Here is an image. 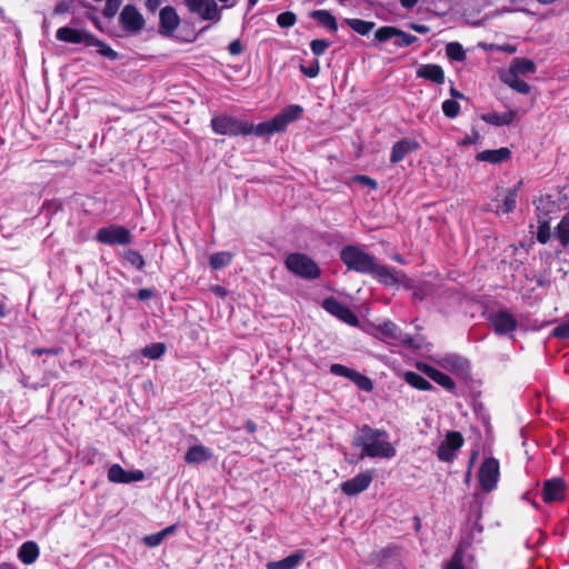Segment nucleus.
I'll use <instances>...</instances> for the list:
<instances>
[{
  "label": "nucleus",
  "mask_w": 569,
  "mask_h": 569,
  "mask_svg": "<svg viewBox=\"0 0 569 569\" xmlns=\"http://www.w3.org/2000/svg\"><path fill=\"white\" fill-rule=\"evenodd\" d=\"M355 447L361 448L360 458L392 459L397 455L396 448L389 440V433L383 429L363 425L358 437L353 440Z\"/></svg>",
  "instance_id": "obj_1"
},
{
  "label": "nucleus",
  "mask_w": 569,
  "mask_h": 569,
  "mask_svg": "<svg viewBox=\"0 0 569 569\" xmlns=\"http://www.w3.org/2000/svg\"><path fill=\"white\" fill-rule=\"evenodd\" d=\"M303 108L300 104H289L271 120L257 124V137L272 136L283 132L290 123L301 118Z\"/></svg>",
  "instance_id": "obj_2"
},
{
  "label": "nucleus",
  "mask_w": 569,
  "mask_h": 569,
  "mask_svg": "<svg viewBox=\"0 0 569 569\" xmlns=\"http://www.w3.org/2000/svg\"><path fill=\"white\" fill-rule=\"evenodd\" d=\"M212 131L221 136H257V126L228 114L214 116L211 119Z\"/></svg>",
  "instance_id": "obj_3"
},
{
  "label": "nucleus",
  "mask_w": 569,
  "mask_h": 569,
  "mask_svg": "<svg viewBox=\"0 0 569 569\" xmlns=\"http://www.w3.org/2000/svg\"><path fill=\"white\" fill-rule=\"evenodd\" d=\"M340 259L349 270L362 274L372 272V267L376 262L373 256L355 244L345 246L340 251Z\"/></svg>",
  "instance_id": "obj_4"
},
{
  "label": "nucleus",
  "mask_w": 569,
  "mask_h": 569,
  "mask_svg": "<svg viewBox=\"0 0 569 569\" xmlns=\"http://www.w3.org/2000/svg\"><path fill=\"white\" fill-rule=\"evenodd\" d=\"M284 266L293 274L307 280H315L321 274L318 263L306 253H289L284 259Z\"/></svg>",
  "instance_id": "obj_5"
},
{
  "label": "nucleus",
  "mask_w": 569,
  "mask_h": 569,
  "mask_svg": "<svg viewBox=\"0 0 569 569\" xmlns=\"http://www.w3.org/2000/svg\"><path fill=\"white\" fill-rule=\"evenodd\" d=\"M375 336L385 340L393 346L412 347L413 338L400 330V328L392 321L386 320L380 325L373 327Z\"/></svg>",
  "instance_id": "obj_6"
},
{
  "label": "nucleus",
  "mask_w": 569,
  "mask_h": 569,
  "mask_svg": "<svg viewBox=\"0 0 569 569\" xmlns=\"http://www.w3.org/2000/svg\"><path fill=\"white\" fill-rule=\"evenodd\" d=\"M96 240L107 246H126L132 242V234L123 226L110 224L97 231Z\"/></svg>",
  "instance_id": "obj_7"
},
{
  "label": "nucleus",
  "mask_w": 569,
  "mask_h": 569,
  "mask_svg": "<svg viewBox=\"0 0 569 569\" xmlns=\"http://www.w3.org/2000/svg\"><path fill=\"white\" fill-rule=\"evenodd\" d=\"M478 477L481 489L486 492L492 491L497 487L500 477L499 461L493 457L485 459L480 466Z\"/></svg>",
  "instance_id": "obj_8"
},
{
  "label": "nucleus",
  "mask_w": 569,
  "mask_h": 569,
  "mask_svg": "<svg viewBox=\"0 0 569 569\" xmlns=\"http://www.w3.org/2000/svg\"><path fill=\"white\" fill-rule=\"evenodd\" d=\"M183 2L190 13L199 16L202 20L218 22L221 19L214 0H183Z\"/></svg>",
  "instance_id": "obj_9"
},
{
  "label": "nucleus",
  "mask_w": 569,
  "mask_h": 569,
  "mask_svg": "<svg viewBox=\"0 0 569 569\" xmlns=\"http://www.w3.org/2000/svg\"><path fill=\"white\" fill-rule=\"evenodd\" d=\"M463 437L458 431H449L438 446L437 457L440 461L450 462L456 458V452L463 446Z\"/></svg>",
  "instance_id": "obj_10"
},
{
  "label": "nucleus",
  "mask_w": 569,
  "mask_h": 569,
  "mask_svg": "<svg viewBox=\"0 0 569 569\" xmlns=\"http://www.w3.org/2000/svg\"><path fill=\"white\" fill-rule=\"evenodd\" d=\"M322 308L349 326L356 327L359 323L357 315L348 306L340 302L335 297L326 298L322 301Z\"/></svg>",
  "instance_id": "obj_11"
},
{
  "label": "nucleus",
  "mask_w": 569,
  "mask_h": 569,
  "mask_svg": "<svg viewBox=\"0 0 569 569\" xmlns=\"http://www.w3.org/2000/svg\"><path fill=\"white\" fill-rule=\"evenodd\" d=\"M487 319L491 323L495 332L499 336L512 333L517 329V320L508 310L490 312Z\"/></svg>",
  "instance_id": "obj_12"
},
{
  "label": "nucleus",
  "mask_w": 569,
  "mask_h": 569,
  "mask_svg": "<svg viewBox=\"0 0 569 569\" xmlns=\"http://www.w3.org/2000/svg\"><path fill=\"white\" fill-rule=\"evenodd\" d=\"M120 23L127 32L136 34L144 28L146 21L134 6L127 4L120 13Z\"/></svg>",
  "instance_id": "obj_13"
},
{
  "label": "nucleus",
  "mask_w": 569,
  "mask_h": 569,
  "mask_svg": "<svg viewBox=\"0 0 569 569\" xmlns=\"http://www.w3.org/2000/svg\"><path fill=\"white\" fill-rule=\"evenodd\" d=\"M436 362L445 370L459 377H466L470 370L468 359L457 353H448L439 357Z\"/></svg>",
  "instance_id": "obj_14"
},
{
  "label": "nucleus",
  "mask_w": 569,
  "mask_h": 569,
  "mask_svg": "<svg viewBox=\"0 0 569 569\" xmlns=\"http://www.w3.org/2000/svg\"><path fill=\"white\" fill-rule=\"evenodd\" d=\"M373 480V470H366L358 473L340 485L341 491L347 496H357L369 488Z\"/></svg>",
  "instance_id": "obj_15"
},
{
  "label": "nucleus",
  "mask_w": 569,
  "mask_h": 569,
  "mask_svg": "<svg viewBox=\"0 0 569 569\" xmlns=\"http://www.w3.org/2000/svg\"><path fill=\"white\" fill-rule=\"evenodd\" d=\"M143 479L144 473L141 470H124L118 463L111 465L108 469V480L113 483H131Z\"/></svg>",
  "instance_id": "obj_16"
},
{
  "label": "nucleus",
  "mask_w": 569,
  "mask_h": 569,
  "mask_svg": "<svg viewBox=\"0 0 569 569\" xmlns=\"http://www.w3.org/2000/svg\"><path fill=\"white\" fill-rule=\"evenodd\" d=\"M542 499L546 503L562 501L566 496V483L561 478H552L543 482Z\"/></svg>",
  "instance_id": "obj_17"
},
{
  "label": "nucleus",
  "mask_w": 569,
  "mask_h": 569,
  "mask_svg": "<svg viewBox=\"0 0 569 569\" xmlns=\"http://www.w3.org/2000/svg\"><path fill=\"white\" fill-rule=\"evenodd\" d=\"M180 24V17L176 9L171 6H166L159 12V32L162 36L170 37L178 29Z\"/></svg>",
  "instance_id": "obj_18"
},
{
  "label": "nucleus",
  "mask_w": 569,
  "mask_h": 569,
  "mask_svg": "<svg viewBox=\"0 0 569 569\" xmlns=\"http://www.w3.org/2000/svg\"><path fill=\"white\" fill-rule=\"evenodd\" d=\"M417 369L448 391L456 389L455 381L446 373L426 362H417Z\"/></svg>",
  "instance_id": "obj_19"
},
{
  "label": "nucleus",
  "mask_w": 569,
  "mask_h": 569,
  "mask_svg": "<svg viewBox=\"0 0 569 569\" xmlns=\"http://www.w3.org/2000/svg\"><path fill=\"white\" fill-rule=\"evenodd\" d=\"M420 144L415 139L403 138L393 143L390 153V162L398 163L409 153L417 151Z\"/></svg>",
  "instance_id": "obj_20"
},
{
  "label": "nucleus",
  "mask_w": 569,
  "mask_h": 569,
  "mask_svg": "<svg viewBox=\"0 0 569 569\" xmlns=\"http://www.w3.org/2000/svg\"><path fill=\"white\" fill-rule=\"evenodd\" d=\"M91 33L86 30L73 29L69 27H61L56 32V38L59 41L84 46L88 44Z\"/></svg>",
  "instance_id": "obj_21"
},
{
  "label": "nucleus",
  "mask_w": 569,
  "mask_h": 569,
  "mask_svg": "<svg viewBox=\"0 0 569 569\" xmlns=\"http://www.w3.org/2000/svg\"><path fill=\"white\" fill-rule=\"evenodd\" d=\"M417 77L437 84L445 82V72L439 64L427 63L419 66Z\"/></svg>",
  "instance_id": "obj_22"
},
{
  "label": "nucleus",
  "mask_w": 569,
  "mask_h": 569,
  "mask_svg": "<svg viewBox=\"0 0 569 569\" xmlns=\"http://www.w3.org/2000/svg\"><path fill=\"white\" fill-rule=\"evenodd\" d=\"M517 117L516 110H509L503 113H499L496 111L482 113L480 116V119L485 121L488 124L495 126V127H505L510 126L515 121Z\"/></svg>",
  "instance_id": "obj_23"
},
{
  "label": "nucleus",
  "mask_w": 569,
  "mask_h": 569,
  "mask_svg": "<svg viewBox=\"0 0 569 569\" xmlns=\"http://www.w3.org/2000/svg\"><path fill=\"white\" fill-rule=\"evenodd\" d=\"M212 452L202 445H194L188 448L184 455V461L188 465H197L212 459Z\"/></svg>",
  "instance_id": "obj_24"
},
{
  "label": "nucleus",
  "mask_w": 569,
  "mask_h": 569,
  "mask_svg": "<svg viewBox=\"0 0 569 569\" xmlns=\"http://www.w3.org/2000/svg\"><path fill=\"white\" fill-rule=\"evenodd\" d=\"M511 157V151L508 148H499L495 150H483L476 156V159L481 162L501 163Z\"/></svg>",
  "instance_id": "obj_25"
},
{
  "label": "nucleus",
  "mask_w": 569,
  "mask_h": 569,
  "mask_svg": "<svg viewBox=\"0 0 569 569\" xmlns=\"http://www.w3.org/2000/svg\"><path fill=\"white\" fill-rule=\"evenodd\" d=\"M369 274L385 286H395L398 283V279L395 276L393 270L388 266L379 264L377 261L372 267V272Z\"/></svg>",
  "instance_id": "obj_26"
},
{
  "label": "nucleus",
  "mask_w": 569,
  "mask_h": 569,
  "mask_svg": "<svg viewBox=\"0 0 569 569\" xmlns=\"http://www.w3.org/2000/svg\"><path fill=\"white\" fill-rule=\"evenodd\" d=\"M303 558L305 552L302 550H299L281 560L269 561L267 563V569H296L301 563Z\"/></svg>",
  "instance_id": "obj_27"
},
{
  "label": "nucleus",
  "mask_w": 569,
  "mask_h": 569,
  "mask_svg": "<svg viewBox=\"0 0 569 569\" xmlns=\"http://www.w3.org/2000/svg\"><path fill=\"white\" fill-rule=\"evenodd\" d=\"M39 553V547L34 541H26L18 550V558L24 565H32L37 561Z\"/></svg>",
  "instance_id": "obj_28"
},
{
  "label": "nucleus",
  "mask_w": 569,
  "mask_h": 569,
  "mask_svg": "<svg viewBox=\"0 0 569 569\" xmlns=\"http://www.w3.org/2000/svg\"><path fill=\"white\" fill-rule=\"evenodd\" d=\"M310 17L321 23L325 28L331 32L338 31V23L336 18L327 10H315L310 13Z\"/></svg>",
  "instance_id": "obj_29"
},
{
  "label": "nucleus",
  "mask_w": 569,
  "mask_h": 569,
  "mask_svg": "<svg viewBox=\"0 0 569 569\" xmlns=\"http://www.w3.org/2000/svg\"><path fill=\"white\" fill-rule=\"evenodd\" d=\"M403 379L408 385L418 390H433V386L418 372L407 371L403 375Z\"/></svg>",
  "instance_id": "obj_30"
},
{
  "label": "nucleus",
  "mask_w": 569,
  "mask_h": 569,
  "mask_svg": "<svg viewBox=\"0 0 569 569\" xmlns=\"http://www.w3.org/2000/svg\"><path fill=\"white\" fill-rule=\"evenodd\" d=\"M87 47H96L99 54H101L102 57H106L110 60L118 59V53L110 46H108L103 41L99 40L92 33L89 38V42H88Z\"/></svg>",
  "instance_id": "obj_31"
},
{
  "label": "nucleus",
  "mask_w": 569,
  "mask_h": 569,
  "mask_svg": "<svg viewBox=\"0 0 569 569\" xmlns=\"http://www.w3.org/2000/svg\"><path fill=\"white\" fill-rule=\"evenodd\" d=\"M536 70V64L529 59H516L509 69L510 73L513 74H527L532 73Z\"/></svg>",
  "instance_id": "obj_32"
},
{
  "label": "nucleus",
  "mask_w": 569,
  "mask_h": 569,
  "mask_svg": "<svg viewBox=\"0 0 569 569\" xmlns=\"http://www.w3.org/2000/svg\"><path fill=\"white\" fill-rule=\"evenodd\" d=\"M537 210L548 217L558 210V204L551 199V196H541L535 201Z\"/></svg>",
  "instance_id": "obj_33"
},
{
  "label": "nucleus",
  "mask_w": 569,
  "mask_h": 569,
  "mask_svg": "<svg viewBox=\"0 0 569 569\" xmlns=\"http://www.w3.org/2000/svg\"><path fill=\"white\" fill-rule=\"evenodd\" d=\"M346 23L357 33L361 36H367L373 28L375 22L372 21H366L362 19H346Z\"/></svg>",
  "instance_id": "obj_34"
},
{
  "label": "nucleus",
  "mask_w": 569,
  "mask_h": 569,
  "mask_svg": "<svg viewBox=\"0 0 569 569\" xmlns=\"http://www.w3.org/2000/svg\"><path fill=\"white\" fill-rule=\"evenodd\" d=\"M232 261V253L228 251L214 252L210 256V266L214 270H220L229 266Z\"/></svg>",
  "instance_id": "obj_35"
},
{
  "label": "nucleus",
  "mask_w": 569,
  "mask_h": 569,
  "mask_svg": "<svg viewBox=\"0 0 569 569\" xmlns=\"http://www.w3.org/2000/svg\"><path fill=\"white\" fill-rule=\"evenodd\" d=\"M505 83L519 93L528 94L530 92V86L517 74L509 72L505 78Z\"/></svg>",
  "instance_id": "obj_36"
},
{
  "label": "nucleus",
  "mask_w": 569,
  "mask_h": 569,
  "mask_svg": "<svg viewBox=\"0 0 569 569\" xmlns=\"http://www.w3.org/2000/svg\"><path fill=\"white\" fill-rule=\"evenodd\" d=\"M556 237L563 248L569 244V212L565 214L558 223L556 228Z\"/></svg>",
  "instance_id": "obj_37"
},
{
  "label": "nucleus",
  "mask_w": 569,
  "mask_h": 569,
  "mask_svg": "<svg viewBox=\"0 0 569 569\" xmlns=\"http://www.w3.org/2000/svg\"><path fill=\"white\" fill-rule=\"evenodd\" d=\"M166 350H167V348H166L164 343L156 342V343L146 346L141 350V355L148 359L157 360V359H160L164 355Z\"/></svg>",
  "instance_id": "obj_38"
},
{
  "label": "nucleus",
  "mask_w": 569,
  "mask_h": 569,
  "mask_svg": "<svg viewBox=\"0 0 569 569\" xmlns=\"http://www.w3.org/2000/svg\"><path fill=\"white\" fill-rule=\"evenodd\" d=\"M446 54L453 61L461 62L466 59V51L459 42H449L446 46Z\"/></svg>",
  "instance_id": "obj_39"
},
{
  "label": "nucleus",
  "mask_w": 569,
  "mask_h": 569,
  "mask_svg": "<svg viewBox=\"0 0 569 569\" xmlns=\"http://www.w3.org/2000/svg\"><path fill=\"white\" fill-rule=\"evenodd\" d=\"M349 380H351L362 391L370 392L373 389L371 379L358 371H353Z\"/></svg>",
  "instance_id": "obj_40"
},
{
  "label": "nucleus",
  "mask_w": 569,
  "mask_h": 569,
  "mask_svg": "<svg viewBox=\"0 0 569 569\" xmlns=\"http://www.w3.org/2000/svg\"><path fill=\"white\" fill-rule=\"evenodd\" d=\"M124 259L129 264H131L132 267H134L138 270H142L144 268V264H146L144 259L141 256V253L138 252L137 250H133V249L127 250L124 252Z\"/></svg>",
  "instance_id": "obj_41"
},
{
  "label": "nucleus",
  "mask_w": 569,
  "mask_h": 569,
  "mask_svg": "<svg viewBox=\"0 0 569 569\" xmlns=\"http://www.w3.org/2000/svg\"><path fill=\"white\" fill-rule=\"evenodd\" d=\"M397 33H399L398 28L391 27V26H385V27H380L375 32V39L379 42H387V41L391 40L392 38H396Z\"/></svg>",
  "instance_id": "obj_42"
},
{
  "label": "nucleus",
  "mask_w": 569,
  "mask_h": 569,
  "mask_svg": "<svg viewBox=\"0 0 569 569\" xmlns=\"http://www.w3.org/2000/svg\"><path fill=\"white\" fill-rule=\"evenodd\" d=\"M517 188L509 189L503 198L501 211L503 213L512 212L517 204Z\"/></svg>",
  "instance_id": "obj_43"
},
{
  "label": "nucleus",
  "mask_w": 569,
  "mask_h": 569,
  "mask_svg": "<svg viewBox=\"0 0 569 569\" xmlns=\"http://www.w3.org/2000/svg\"><path fill=\"white\" fill-rule=\"evenodd\" d=\"M443 114L449 119H455L460 112V104L453 99H447L441 106Z\"/></svg>",
  "instance_id": "obj_44"
},
{
  "label": "nucleus",
  "mask_w": 569,
  "mask_h": 569,
  "mask_svg": "<svg viewBox=\"0 0 569 569\" xmlns=\"http://www.w3.org/2000/svg\"><path fill=\"white\" fill-rule=\"evenodd\" d=\"M539 226L537 230V240L545 244L550 239V224L548 219H539Z\"/></svg>",
  "instance_id": "obj_45"
},
{
  "label": "nucleus",
  "mask_w": 569,
  "mask_h": 569,
  "mask_svg": "<svg viewBox=\"0 0 569 569\" xmlns=\"http://www.w3.org/2000/svg\"><path fill=\"white\" fill-rule=\"evenodd\" d=\"M398 32L399 33L396 34L397 39L393 42V44L398 48L409 47L418 40L416 36L407 33L400 29H398Z\"/></svg>",
  "instance_id": "obj_46"
},
{
  "label": "nucleus",
  "mask_w": 569,
  "mask_h": 569,
  "mask_svg": "<svg viewBox=\"0 0 569 569\" xmlns=\"http://www.w3.org/2000/svg\"><path fill=\"white\" fill-rule=\"evenodd\" d=\"M463 549L462 547H459L452 558L446 563V567L445 569H466V567L463 566Z\"/></svg>",
  "instance_id": "obj_47"
},
{
  "label": "nucleus",
  "mask_w": 569,
  "mask_h": 569,
  "mask_svg": "<svg viewBox=\"0 0 569 569\" xmlns=\"http://www.w3.org/2000/svg\"><path fill=\"white\" fill-rule=\"evenodd\" d=\"M296 21H297V17L291 11L282 12V13L278 14V17H277V23L281 28H290L296 23Z\"/></svg>",
  "instance_id": "obj_48"
},
{
  "label": "nucleus",
  "mask_w": 569,
  "mask_h": 569,
  "mask_svg": "<svg viewBox=\"0 0 569 569\" xmlns=\"http://www.w3.org/2000/svg\"><path fill=\"white\" fill-rule=\"evenodd\" d=\"M329 47L330 42L325 39H315L310 42V49L317 57L322 56Z\"/></svg>",
  "instance_id": "obj_49"
},
{
  "label": "nucleus",
  "mask_w": 569,
  "mask_h": 569,
  "mask_svg": "<svg viewBox=\"0 0 569 569\" xmlns=\"http://www.w3.org/2000/svg\"><path fill=\"white\" fill-rule=\"evenodd\" d=\"M355 370L343 366V365H340V363H333L330 366V372L333 375V376H338V377H343V378H347V379H350V377L352 376Z\"/></svg>",
  "instance_id": "obj_50"
},
{
  "label": "nucleus",
  "mask_w": 569,
  "mask_h": 569,
  "mask_svg": "<svg viewBox=\"0 0 569 569\" xmlns=\"http://www.w3.org/2000/svg\"><path fill=\"white\" fill-rule=\"evenodd\" d=\"M142 540L146 546L153 548V547H158L159 545H161L162 541L164 540V537H163V533H161L159 531L156 533L144 536Z\"/></svg>",
  "instance_id": "obj_51"
},
{
  "label": "nucleus",
  "mask_w": 569,
  "mask_h": 569,
  "mask_svg": "<svg viewBox=\"0 0 569 569\" xmlns=\"http://www.w3.org/2000/svg\"><path fill=\"white\" fill-rule=\"evenodd\" d=\"M552 335L560 339H569V322L557 326L552 330Z\"/></svg>",
  "instance_id": "obj_52"
},
{
  "label": "nucleus",
  "mask_w": 569,
  "mask_h": 569,
  "mask_svg": "<svg viewBox=\"0 0 569 569\" xmlns=\"http://www.w3.org/2000/svg\"><path fill=\"white\" fill-rule=\"evenodd\" d=\"M301 72L309 77V78H315L319 74V71H320V67H319V62L318 61H315L313 64L309 66V67H305V66H301Z\"/></svg>",
  "instance_id": "obj_53"
},
{
  "label": "nucleus",
  "mask_w": 569,
  "mask_h": 569,
  "mask_svg": "<svg viewBox=\"0 0 569 569\" xmlns=\"http://www.w3.org/2000/svg\"><path fill=\"white\" fill-rule=\"evenodd\" d=\"M228 50L231 56H239L243 51V46L239 39H236L229 43Z\"/></svg>",
  "instance_id": "obj_54"
},
{
  "label": "nucleus",
  "mask_w": 569,
  "mask_h": 569,
  "mask_svg": "<svg viewBox=\"0 0 569 569\" xmlns=\"http://www.w3.org/2000/svg\"><path fill=\"white\" fill-rule=\"evenodd\" d=\"M408 28L420 33V34H427L430 32V27L427 24H420L416 22L408 23Z\"/></svg>",
  "instance_id": "obj_55"
},
{
  "label": "nucleus",
  "mask_w": 569,
  "mask_h": 569,
  "mask_svg": "<svg viewBox=\"0 0 569 569\" xmlns=\"http://www.w3.org/2000/svg\"><path fill=\"white\" fill-rule=\"evenodd\" d=\"M356 180L359 181L361 184L363 186H368L370 189H376L377 188V181L371 179L370 177L368 176H357L356 177Z\"/></svg>",
  "instance_id": "obj_56"
},
{
  "label": "nucleus",
  "mask_w": 569,
  "mask_h": 569,
  "mask_svg": "<svg viewBox=\"0 0 569 569\" xmlns=\"http://www.w3.org/2000/svg\"><path fill=\"white\" fill-rule=\"evenodd\" d=\"M33 355H38V356H41V355H51V356H57L60 353V349H56V348H49V349H46V348H42V349H34L32 351Z\"/></svg>",
  "instance_id": "obj_57"
},
{
  "label": "nucleus",
  "mask_w": 569,
  "mask_h": 569,
  "mask_svg": "<svg viewBox=\"0 0 569 569\" xmlns=\"http://www.w3.org/2000/svg\"><path fill=\"white\" fill-rule=\"evenodd\" d=\"M152 296H153V291L151 289H148V288H142L137 293V298L140 301L148 300V299L152 298Z\"/></svg>",
  "instance_id": "obj_58"
},
{
  "label": "nucleus",
  "mask_w": 569,
  "mask_h": 569,
  "mask_svg": "<svg viewBox=\"0 0 569 569\" xmlns=\"http://www.w3.org/2000/svg\"><path fill=\"white\" fill-rule=\"evenodd\" d=\"M69 8L70 7H69L68 2L61 1V2L56 4V7L53 9V13L54 14H63V13L69 11Z\"/></svg>",
  "instance_id": "obj_59"
},
{
  "label": "nucleus",
  "mask_w": 569,
  "mask_h": 569,
  "mask_svg": "<svg viewBox=\"0 0 569 569\" xmlns=\"http://www.w3.org/2000/svg\"><path fill=\"white\" fill-rule=\"evenodd\" d=\"M146 9L150 12H156L161 6V0H146Z\"/></svg>",
  "instance_id": "obj_60"
},
{
  "label": "nucleus",
  "mask_w": 569,
  "mask_h": 569,
  "mask_svg": "<svg viewBox=\"0 0 569 569\" xmlns=\"http://www.w3.org/2000/svg\"><path fill=\"white\" fill-rule=\"evenodd\" d=\"M426 296L425 290L421 287H417L413 290V298L418 300H423Z\"/></svg>",
  "instance_id": "obj_61"
},
{
  "label": "nucleus",
  "mask_w": 569,
  "mask_h": 569,
  "mask_svg": "<svg viewBox=\"0 0 569 569\" xmlns=\"http://www.w3.org/2000/svg\"><path fill=\"white\" fill-rule=\"evenodd\" d=\"M419 2V0H400V4L402 8L405 9H411L413 8L417 3Z\"/></svg>",
  "instance_id": "obj_62"
},
{
  "label": "nucleus",
  "mask_w": 569,
  "mask_h": 569,
  "mask_svg": "<svg viewBox=\"0 0 569 569\" xmlns=\"http://www.w3.org/2000/svg\"><path fill=\"white\" fill-rule=\"evenodd\" d=\"M211 291L220 297H224L227 295V290L221 286H213Z\"/></svg>",
  "instance_id": "obj_63"
},
{
  "label": "nucleus",
  "mask_w": 569,
  "mask_h": 569,
  "mask_svg": "<svg viewBox=\"0 0 569 569\" xmlns=\"http://www.w3.org/2000/svg\"><path fill=\"white\" fill-rule=\"evenodd\" d=\"M244 428L249 433H254L257 431V425L251 420L246 422Z\"/></svg>",
  "instance_id": "obj_64"
}]
</instances>
